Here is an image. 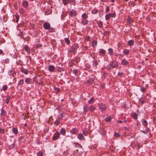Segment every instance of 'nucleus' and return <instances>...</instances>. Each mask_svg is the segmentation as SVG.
<instances>
[{
    "mask_svg": "<svg viewBox=\"0 0 156 156\" xmlns=\"http://www.w3.org/2000/svg\"><path fill=\"white\" fill-rule=\"evenodd\" d=\"M118 66V62L116 60H113L110 62L109 64H108L105 68L108 70L110 71L114 68H117Z\"/></svg>",
    "mask_w": 156,
    "mask_h": 156,
    "instance_id": "1",
    "label": "nucleus"
},
{
    "mask_svg": "<svg viewBox=\"0 0 156 156\" xmlns=\"http://www.w3.org/2000/svg\"><path fill=\"white\" fill-rule=\"evenodd\" d=\"M79 48V46L78 44L75 43L68 49V51L69 52L75 54L76 53L77 49Z\"/></svg>",
    "mask_w": 156,
    "mask_h": 156,
    "instance_id": "2",
    "label": "nucleus"
},
{
    "mask_svg": "<svg viewBox=\"0 0 156 156\" xmlns=\"http://www.w3.org/2000/svg\"><path fill=\"white\" fill-rule=\"evenodd\" d=\"M99 108L101 112H104L107 109V106L105 104H101L99 106Z\"/></svg>",
    "mask_w": 156,
    "mask_h": 156,
    "instance_id": "3",
    "label": "nucleus"
},
{
    "mask_svg": "<svg viewBox=\"0 0 156 156\" xmlns=\"http://www.w3.org/2000/svg\"><path fill=\"white\" fill-rule=\"evenodd\" d=\"M78 131V129L76 127L73 128L69 132L72 134H77Z\"/></svg>",
    "mask_w": 156,
    "mask_h": 156,
    "instance_id": "4",
    "label": "nucleus"
},
{
    "mask_svg": "<svg viewBox=\"0 0 156 156\" xmlns=\"http://www.w3.org/2000/svg\"><path fill=\"white\" fill-rule=\"evenodd\" d=\"M121 64L123 66H127L129 65V63L128 61L125 58L122 59L121 62Z\"/></svg>",
    "mask_w": 156,
    "mask_h": 156,
    "instance_id": "5",
    "label": "nucleus"
},
{
    "mask_svg": "<svg viewBox=\"0 0 156 156\" xmlns=\"http://www.w3.org/2000/svg\"><path fill=\"white\" fill-rule=\"evenodd\" d=\"M60 135V133L58 132H57L56 133L54 134L52 137V140H57L59 137Z\"/></svg>",
    "mask_w": 156,
    "mask_h": 156,
    "instance_id": "6",
    "label": "nucleus"
},
{
    "mask_svg": "<svg viewBox=\"0 0 156 156\" xmlns=\"http://www.w3.org/2000/svg\"><path fill=\"white\" fill-rule=\"evenodd\" d=\"M51 27L50 24L48 22H45L43 24V27L45 30H48Z\"/></svg>",
    "mask_w": 156,
    "mask_h": 156,
    "instance_id": "7",
    "label": "nucleus"
},
{
    "mask_svg": "<svg viewBox=\"0 0 156 156\" xmlns=\"http://www.w3.org/2000/svg\"><path fill=\"white\" fill-rule=\"evenodd\" d=\"M100 62V60L99 59L94 60L93 61L92 66L94 67L95 68H97V66L98 64V63Z\"/></svg>",
    "mask_w": 156,
    "mask_h": 156,
    "instance_id": "8",
    "label": "nucleus"
},
{
    "mask_svg": "<svg viewBox=\"0 0 156 156\" xmlns=\"http://www.w3.org/2000/svg\"><path fill=\"white\" fill-rule=\"evenodd\" d=\"M69 15L71 16H73L77 15L76 11L73 9L70 11Z\"/></svg>",
    "mask_w": 156,
    "mask_h": 156,
    "instance_id": "9",
    "label": "nucleus"
},
{
    "mask_svg": "<svg viewBox=\"0 0 156 156\" xmlns=\"http://www.w3.org/2000/svg\"><path fill=\"white\" fill-rule=\"evenodd\" d=\"M77 137L80 140H85V138L83 134L81 133L78 134Z\"/></svg>",
    "mask_w": 156,
    "mask_h": 156,
    "instance_id": "10",
    "label": "nucleus"
},
{
    "mask_svg": "<svg viewBox=\"0 0 156 156\" xmlns=\"http://www.w3.org/2000/svg\"><path fill=\"white\" fill-rule=\"evenodd\" d=\"M106 51L102 49H101L99 51V55L101 57H103L105 55Z\"/></svg>",
    "mask_w": 156,
    "mask_h": 156,
    "instance_id": "11",
    "label": "nucleus"
},
{
    "mask_svg": "<svg viewBox=\"0 0 156 156\" xmlns=\"http://www.w3.org/2000/svg\"><path fill=\"white\" fill-rule=\"evenodd\" d=\"M48 69L50 72H53L55 69V67L54 66L50 65L48 66Z\"/></svg>",
    "mask_w": 156,
    "mask_h": 156,
    "instance_id": "12",
    "label": "nucleus"
},
{
    "mask_svg": "<svg viewBox=\"0 0 156 156\" xmlns=\"http://www.w3.org/2000/svg\"><path fill=\"white\" fill-rule=\"evenodd\" d=\"M24 48L27 53L28 54L30 53V49L27 45H25L24 46Z\"/></svg>",
    "mask_w": 156,
    "mask_h": 156,
    "instance_id": "13",
    "label": "nucleus"
},
{
    "mask_svg": "<svg viewBox=\"0 0 156 156\" xmlns=\"http://www.w3.org/2000/svg\"><path fill=\"white\" fill-rule=\"evenodd\" d=\"M25 81L27 84H30L32 83V79L29 78H27Z\"/></svg>",
    "mask_w": 156,
    "mask_h": 156,
    "instance_id": "14",
    "label": "nucleus"
},
{
    "mask_svg": "<svg viewBox=\"0 0 156 156\" xmlns=\"http://www.w3.org/2000/svg\"><path fill=\"white\" fill-rule=\"evenodd\" d=\"M20 70L22 73H24L26 75L28 74L29 73V71L27 69L24 68L23 67L21 68Z\"/></svg>",
    "mask_w": 156,
    "mask_h": 156,
    "instance_id": "15",
    "label": "nucleus"
},
{
    "mask_svg": "<svg viewBox=\"0 0 156 156\" xmlns=\"http://www.w3.org/2000/svg\"><path fill=\"white\" fill-rule=\"evenodd\" d=\"M9 73L10 75L13 76L14 75L16 74V72L13 69L10 70L9 71Z\"/></svg>",
    "mask_w": 156,
    "mask_h": 156,
    "instance_id": "16",
    "label": "nucleus"
},
{
    "mask_svg": "<svg viewBox=\"0 0 156 156\" xmlns=\"http://www.w3.org/2000/svg\"><path fill=\"white\" fill-rule=\"evenodd\" d=\"M99 133L103 136L106 135V133L105 129L103 128H101L99 130Z\"/></svg>",
    "mask_w": 156,
    "mask_h": 156,
    "instance_id": "17",
    "label": "nucleus"
},
{
    "mask_svg": "<svg viewBox=\"0 0 156 156\" xmlns=\"http://www.w3.org/2000/svg\"><path fill=\"white\" fill-rule=\"evenodd\" d=\"M60 134L61 133L62 135L65 136L66 134V132L65 129L64 128H62L60 130Z\"/></svg>",
    "mask_w": 156,
    "mask_h": 156,
    "instance_id": "18",
    "label": "nucleus"
},
{
    "mask_svg": "<svg viewBox=\"0 0 156 156\" xmlns=\"http://www.w3.org/2000/svg\"><path fill=\"white\" fill-rule=\"evenodd\" d=\"M12 132L13 133L16 135L18 133V130L17 128L13 127L12 129Z\"/></svg>",
    "mask_w": 156,
    "mask_h": 156,
    "instance_id": "19",
    "label": "nucleus"
},
{
    "mask_svg": "<svg viewBox=\"0 0 156 156\" xmlns=\"http://www.w3.org/2000/svg\"><path fill=\"white\" fill-rule=\"evenodd\" d=\"M29 5L28 2L26 0H23L22 2V5L24 8L27 7Z\"/></svg>",
    "mask_w": 156,
    "mask_h": 156,
    "instance_id": "20",
    "label": "nucleus"
},
{
    "mask_svg": "<svg viewBox=\"0 0 156 156\" xmlns=\"http://www.w3.org/2000/svg\"><path fill=\"white\" fill-rule=\"evenodd\" d=\"M88 23V21L86 19H83L81 20V23L84 25H87Z\"/></svg>",
    "mask_w": 156,
    "mask_h": 156,
    "instance_id": "21",
    "label": "nucleus"
},
{
    "mask_svg": "<svg viewBox=\"0 0 156 156\" xmlns=\"http://www.w3.org/2000/svg\"><path fill=\"white\" fill-rule=\"evenodd\" d=\"M89 109V108H88L87 106L86 105H84L83 107V113L86 114L87 113V112L88 111Z\"/></svg>",
    "mask_w": 156,
    "mask_h": 156,
    "instance_id": "22",
    "label": "nucleus"
},
{
    "mask_svg": "<svg viewBox=\"0 0 156 156\" xmlns=\"http://www.w3.org/2000/svg\"><path fill=\"white\" fill-rule=\"evenodd\" d=\"M89 109L90 112H93L95 110L96 108L94 105H90L89 107Z\"/></svg>",
    "mask_w": 156,
    "mask_h": 156,
    "instance_id": "23",
    "label": "nucleus"
},
{
    "mask_svg": "<svg viewBox=\"0 0 156 156\" xmlns=\"http://www.w3.org/2000/svg\"><path fill=\"white\" fill-rule=\"evenodd\" d=\"M129 50L125 49L123 51V53L125 55H129Z\"/></svg>",
    "mask_w": 156,
    "mask_h": 156,
    "instance_id": "24",
    "label": "nucleus"
},
{
    "mask_svg": "<svg viewBox=\"0 0 156 156\" xmlns=\"http://www.w3.org/2000/svg\"><path fill=\"white\" fill-rule=\"evenodd\" d=\"M108 54L110 55H112L114 53L113 50L111 48H109L108 49Z\"/></svg>",
    "mask_w": 156,
    "mask_h": 156,
    "instance_id": "25",
    "label": "nucleus"
},
{
    "mask_svg": "<svg viewBox=\"0 0 156 156\" xmlns=\"http://www.w3.org/2000/svg\"><path fill=\"white\" fill-rule=\"evenodd\" d=\"M111 13H108L105 16V18L106 20H109L111 17Z\"/></svg>",
    "mask_w": 156,
    "mask_h": 156,
    "instance_id": "26",
    "label": "nucleus"
},
{
    "mask_svg": "<svg viewBox=\"0 0 156 156\" xmlns=\"http://www.w3.org/2000/svg\"><path fill=\"white\" fill-rule=\"evenodd\" d=\"M127 22L129 24H131V23L133 22V20L132 19L130 16H128L127 19Z\"/></svg>",
    "mask_w": 156,
    "mask_h": 156,
    "instance_id": "27",
    "label": "nucleus"
},
{
    "mask_svg": "<svg viewBox=\"0 0 156 156\" xmlns=\"http://www.w3.org/2000/svg\"><path fill=\"white\" fill-rule=\"evenodd\" d=\"M134 43V41L133 40H130L128 41L127 44L129 46H132L133 45Z\"/></svg>",
    "mask_w": 156,
    "mask_h": 156,
    "instance_id": "28",
    "label": "nucleus"
},
{
    "mask_svg": "<svg viewBox=\"0 0 156 156\" xmlns=\"http://www.w3.org/2000/svg\"><path fill=\"white\" fill-rule=\"evenodd\" d=\"M24 82V80L23 79H21L19 81L18 83V86H21L23 85V84Z\"/></svg>",
    "mask_w": 156,
    "mask_h": 156,
    "instance_id": "29",
    "label": "nucleus"
},
{
    "mask_svg": "<svg viewBox=\"0 0 156 156\" xmlns=\"http://www.w3.org/2000/svg\"><path fill=\"white\" fill-rule=\"evenodd\" d=\"M94 101V98H91L90 100L88 101V103L89 104H91L93 103Z\"/></svg>",
    "mask_w": 156,
    "mask_h": 156,
    "instance_id": "30",
    "label": "nucleus"
},
{
    "mask_svg": "<svg viewBox=\"0 0 156 156\" xmlns=\"http://www.w3.org/2000/svg\"><path fill=\"white\" fill-rule=\"evenodd\" d=\"M82 133H83V134L86 136H87V135H88V132L87 130V129H83L82 131Z\"/></svg>",
    "mask_w": 156,
    "mask_h": 156,
    "instance_id": "31",
    "label": "nucleus"
},
{
    "mask_svg": "<svg viewBox=\"0 0 156 156\" xmlns=\"http://www.w3.org/2000/svg\"><path fill=\"white\" fill-rule=\"evenodd\" d=\"M80 58L78 56H76L74 58L75 62L77 63H78L80 61Z\"/></svg>",
    "mask_w": 156,
    "mask_h": 156,
    "instance_id": "32",
    "label": "nucleus"
},
{
    "mask_svg": "<svg viewBox=\"0 0 156 156\" xmlns=\"http://www.w3.org/2000/svg\"><path fill=\"white\" fill-rule=\"evenodd\" d=\"M98 11V10L96 9H94L91 10V13L93 14H95L97 13Z\"/></svg>",
    "mask_w": 156,
    "mask_h": 156,
    "instance_id": "33",
    "label": "nucleus"
},
{
    "mask_svg": "<svg viewBox=\"0 0 156 156\" xmlns=\"http://www.w3.org/2000/svg\"><path fill=\"white\" fill-rule=\"evenodd\" d=\"M60 123V121L59 119H57L54 122V125L55 126H58Z\"/></svg>",
    "mask_w": 156,
    "mask_h": 156,
    "instance_id": "34",
    "label": "nucleus"
},
{
    "mask_svg": "<svg viewBox=\"0 0 156 156\" xmlns=\"http://www.w3.org/2000/svg\"><path fill=\"white\" fill-rule=\"evenodd\" d=\"M6 114V111L5 110L2 109L1 110V115L2 116H5Z\"/></svg>",
    "mask_w": 156,
    "mask_h": 156,
    "instance_id": "35",
    "label": "nucleus"
},
{
    "mask_svg": "<svg viewBox=\"0 0 156 156\" xmlns=\"http://www.w3.org/2000/svg\"><path fill=\"white\" fill-rule=\"evenodd\" d=\"M74 64V63L73 60H71L69 62V66L72 67Z\"/></svg>",
    "mask_w": 156,
    "mask_h": 156,
    "instance_id": "36",
    "label": "nucleus"
},
{
    "mask_svg": "<svg viewBox=\"0 0 156 156\" xmlns=\"http://www.w3.org/2000/svg\"><path fill=\"white\" fill-rule=\"evenodd\" d=\"M82 19H86L88 18V16L86 13L82 14L81 16Z\"/></svg>",
    "mask_w": 156,
    "mask_h": 156,
    "instance_id": "37",
    "label": "nucleus"
},
{
    "mask_svg": "<svg viewBox=\"0 0 156 156\" xmlns=\"http://www.w3.org/2000/svg\"><path fill=\"white\" fill-rule=\"evenodd\" d=\"M132 117L135 119H137V115L136 113H134L132 114Z\"/></svg>",
    "mask_w": 156,
    "mask_h": 156,
    "instance_id": "38",
    "label": "nucleus"
},
{
    "mask_svg": "<svg viewBox=\"0 0 156 156\" xmlns=\"http://www.w3.org/2000/svg\"><path fill=\"white\" fill-rule=\"evenodd\" d=\"M11 98L10 96H6V99L5 102L7 104H8L9 102V100Z\"/></svg>",
    "mask_w": 156,
    "mask_h": 156,
    "instance_id": "39",
    "label": "nucleus"
},
{
    "mask_svg": "<svg viewBox=\"0 0 156 156\" xmlns=\"http://www.w3.org/2000/svg\"><path fill=\"white\" fill-rule=\"evenodd\" d=\"M65 40L67 44L69 45L70 43V41L68 38H65Z\"/></svg>",
    "mask_w": 156,
    "mask_h": 156,
    "instance_id": "40",
    "label": "nucleus"
},
{
    "mask_svg": "<svg viewBox=\"0 0 156 156\" xmlns=\"http://www.w3.org/2000/svg\"><path fill=\"white\" fill-rule=\"evenodd\" d=\"M48 30V32H55V29L53 27H50V28Z\"/></svg>",
    "mask_w": 156,
    "mask_h": 156,
    "instance_id": "41",
    "label": "nucleus"
},
{
    "mask_svg": "<svg viewBox=\"0 0 156 156\" xmlns=\"http://www.w3.org/2000/svg\"><path fill=\"white\" fill-rule=\"evenodd\" d=\"M98 25L99 27L100 28L102 27L103 26V24L102 23V22L101 21H99L98 22H97Z\"/></svg>",
    "mask_w": 156,
    "mask_h": 156,
    "instance_id": "42",
    "label": "nucleus"
},
{
    "mask_svg": "<svg viewBox=\"0 0 156 156\" xmlns=\"http://www.w3.org/2000/svg\"><path fill=\"white\" fill-rule=\"evenodd\" d=\"M62 2L64 5H67L69 3V0H62Z\"/></svg>",
    "mask_w": 156,
    "mask_h": 156,
    "instance_id": "43",
    "label": "nucleus"
},
{
    "mask_svg": "<svg viewBox=\"0 0 156 156\" xmlns=\"http://www.w3.org/2000/svg\"><path fill=\"white\" fill-rule=\"evenodd\" d=\"M54 90H55V92L57 93L59 92L60 91V89L58 87H54Z\"/></svg>",
    "mask_w": 156,
    "mask_h": 156,
    "instance_id": "44",
    "label": "nucleus"
},
{
    "mask_svg": "<svg viewBox=\"0 0 156 156\" xmlns=\"http://www.w3.org/2000/svg\"><path fill=\"white\" fill-rule=\"evenodd\" d=\"M37 156H44L43 153L41 151H39L37 154Z\"/></svg>",
    "mask_w": 156,
    "mask_h": 156,
    "instance_id": "45",
    "label": "nucleus"
},
{
    "mask_svg": "<svg viewBox=\"0 0 156 156\" xmlns=\"http://www.w3.org/2000/svg\"><path fill=\"white\" fill-rule=\"evenodd\" d=\"M14 147L15 144H12L11 145H9V149L10 150H12L14 148Z\"/></svg>",
    "mask_w": 156,
    "mask_h": 156,
    "instance_id": "46",
    "label": "nucleus"
},
{
    "mask_svg": "<svg viewBox=\"0 0 156 156\" xmlns=\"http://www.w3.org/2000/svg\"><path fill=\"white\" fill-rule=\"evenodd\" d=\"M142 122L143 125L146 127V120L145 119H143L142 120Z\"/></svg>",
    "mask_w": 156,
    "mask_h": 156,
    "instance_id": "47",
    "label": "nucleus"
},
{
    "mask_svg": "<svg viewBox=\"0 0 156 156\" xmlns=\"http://www.w3.org/2000/svg\"><path fill=\"white\" fill-rule=\"evenodd\" d=\"M15 17L16 18V22H18V20H19V15L17 14H16L15 15Z\"/></svg>",
    "mask_w": 156,
    "mask_h": 156,
    "instance_id": "48",
    "label": "nucleus"
},
{
    "mask_svg": "<svg viewBox=\"0 0 156 156\" xmlns=\"http://www.w3.org/2000/svg\"><path fill=\"white\" fill-rule=\"evenodd\" d=\"M7 86L6 85H3L2 87V90H6L7 89Z\"/></svg>",
    "mask_w": 156,
    "mask_h": 156,
    "instance_id": "49",
    "label": "nucleus"
},
{
    "mask_svg": "<svg viewBox=\"0 0 156 156\" xmlns=\"http://www.w3.org/2000/svg\"><path fill=\"white\" fill-rule=\"evenodd\" d=\"M23 39H24V40H26L27 41H28L30 40V37H26L25 38H24V37L23 36L22 37Z\"/></svg>",
    "mask_w": 156,
    "mask_h": 156,
    "instance_id": "50",
    "label": "nucleus"
},
{
    "mask_svg": "<svg viewBox=\"0 0 156 156\" xmlns=\"http://www.w3.org/2000/svg\"><path fill=\"white\" fill-rule=\"evenodd\" d=\"M114 136L116 137H119L120 135L119 133L115 132L114 133Z\"/></svg>",
    "mask_w": 156,
    "mask_h": 156,
    "instance_id": "51",
    "label": "nucleus"
},
{
    "mask_svg": "<svg viewBox=\"0 0 156 156\" xmlns=\"http://www.w3.org/2000/svg\"><path fill=\"white\" fill-rule=\"evenodd\" d=\"M19 12L21 14H23L24 13V10L23 8H20L19 9Z\"/></svg>",
    "mask_w": 156,
    "mask_h": 156,
    "instance_id": "52",
    "label": "nucleus"
},
{
    "mask_svg": "<svg viewBox=\"0 0 156 156\" xmlns=\"http://www.w3.org/2000/svg\"><path fill=\"white\" fill-rule=\"evenodd\" d=\"M88 81L90 83H92L94 81V78L92 77L90 78L89 79Z\"/></svg>",
    "mask_w": 156,
    "mask_h": 156,
    "instance_id": "53",
    "label": "nucleus"
},
{
    "mask_svg": "<svg viewBox=\"0 0 156 156\" xmlns=\"http://www.w3.org/2000/svg\"><path fill=\"white\" fill-rule=\"evenodd\" d=\"M63 112H61L60 113V114L58 116V118L59 119L62 120V118L63 117Z\"/></svg>",
    "mask_w": 156,
    "mask_h": 156,
    "instance_id": "54",
    "label": "nucleus"
},
{
    "mask_svg": "<svg viewBox=\"0 0 156 156\" xmlns=\"http://www.w3.org/2000/svg\"><path fill=\"white\" fill-rule=\"evenodd\" d=\"M105 120L107 122H109L111 121V119L110 117H106L105 119Z\"/></svg>",
    "mask_w": 156,
    "mask_h": 156,
    "instance_id": "55",
    "label": "nucleus"
},
{
    "mask_svg": "<svg viewBox=\"0 0 156 156\" xmlns=\"http://www.w3.org/2000/svg\"><path fill=\"white\" fill-rule=\"evenodd\" d=\"M73 154H76V155H79V154L78 153V149H77L76 150V151H73Z\"/></svg>",
    "mask_w": 156,
    "mask_h": 156,
    "instance_id": "56",
    "label": "nucleus"
},
{
    "mask_svg": "<svg viewBox=\"0 0 156 156\" xmlns=\"http://www.w3.org/2000/svg\"><path fill=\"white\" fill-rule=\"evenodd\" d=\"M69 3H70L72 5H74L75 3V2L74 0H69Z\"/></svg>",
    "mask_w": 156,
    "mask_h": 156,
    "instance_id": "57",
    "label": "nucleus"
},
{
    "mask_svg": "<svg viewBox=\"0 0 156 156\" xmlns=\"http://www.w3.org/2000/svg\"><path fill=\"white\" fill-rule=\"evenodd\" d=\"M115 55L116 57H115V58L116 59L118 58L119 55H120V54L115 52Z\"/></svg>",
    "mask_w": 156,
    "mask_h": 156,
    "instance_id": "58",
    "label": "nucleus"
},
{
    "mask_svg": "<svg viewBox=\"0 0 156 156\" xmlns=\"http://www.w3.org/2000/svg\"><path fill=\"white\" fill-rule=\"evenodd\" d=\"M118 76L120 77H121L123 74V73H121L119 72L117 73Z\"/></svg>",
    "mask_w": 156,
    "mask_h": 156,
    "instance_id": "59",
    "label": "nucleus"
},
{
    "mask_svg": "<svg viewBox=\"0 0 156 156\" xmlns=\"http://www.w3.org/2000/svg\"><path fill=\"white\" fill-rule=\"evenodd\" d=\"M4 70V68L0 67V73H3Z\"/></svg>",
    "mask_w": 156,
    "mask_h": 156,
    "instance_id": "60",
    "label": "nucleus"
},
{
    "mask_svg": "<svg viewBox=\"0 0 156 156\" xmlns=\"http://www.w3.org/2000/svg\"><path fill=\"white\" fill-rule=\"evenodd\" d=\"M97 42L96 41H93L92 43V44L93 46H94L96 45L97 44Z\"/></svg>",
    "mask_w": 156,
    "mask_h": 156,
    "instance_id": "61",
    "label": "nucleus"
},
{
    "mask_svg": "<svg viewBox=\"0 0 156 156\" xmlns=\"http://www.w3.org/2000/svg\"><path fill=\"white\" fill-rule=\"evenodd\" d=\"M105 12L106 13H108L110 12V9L109 8V7L108 6L105 9Z\"/></svg>",
    "mask_w": 156,
    "mask_h": 156,
    "instance_id": "62",
    "label": "nucleus"
},
{
    "mask_svg": "<svg viewBox=\"0 0 156 156\" xmlns=\"http://www.w3.org/2000/svg\"><path fill=\"white\" fill-rule=\"evenodd\" d=\"M64 71V69L62 68H59L58 69V71L60 72L63 71Z\"/></svg>",
    "mask_w": 156,
    "mask_h": 156,
    "instance_id": "63",
    "label": "nucleus"
},
{
    "mask_svg": "<svg viewBox=\"0 0 156 156\" xmlns=\"http://www.w3.org/2000/svg\"><path fill=\"white\" fill-rule=\"evenodd\" d=\"M78 73V70L77 69L74 70L73 71V73L75 75H76Z\"/></svg>",
    "mask_w": 156,
    "mask_h": 156,
    "instance_id": "64",
    "label": "nucleus"
}]
</instances>
